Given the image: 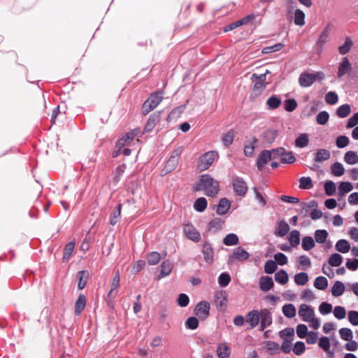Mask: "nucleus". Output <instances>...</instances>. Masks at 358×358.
Segmentation results:
<instances>
[{
  "label": "nucleus",
  "instance_id": "53",
  "mask_svg": "<svg viewBox=\"0 0 358 358\" xmlns=\"http://www.w3.org/2000/svg\"><path fill=\"white\" fill-rule=\"evenodd\" d=\"M178 159H176L174 157H170L164 166V171H165V173H169V172L172 171L173 170H174L176 169V167L178 165Z\"/></svg>",
  "mask_w": 358,
  "mask_h": 358
},
{
  "label": "nucleus",
  "instance_id": "26",
  "mask_svg": "<svg viewBox=\"0 0 358 358\" xmlns=\"http://www.w3.org/2000/svg\"><path fill=\"white\" fill-rule=\"evenodd\" d=\"M160 113L156 112L150 115L145 127V131H150L153 129L157 123L159 122Z\"/></svg>",
  "mask_w": 358,
  "mask_h": 358
},
{
  "label": "nucleus",
  "instance_id": "19",
  "mask_svg": "<svg viewBox=\"0 0 358 358\" xmlns=\"http://www.w3.org/2000/svg\"><path fill=\"white\" fill-rule=\"evenodd\" d=\"M120 273L117 271L110 283V290L108 293V296L110 298H115L117 295V288L120 286Z\"/></svg>",
  "mask_w": 358,
  "mask_h": 358
},
{
  "label": "nucleus",
  "instance_id": "59",
  "mask_svg": "<svg viewBox=\"0 0 358 358\" xmlns=\"http://www.w3.org/2000/svg\"><path fill=\"white\" fill-rule=\"evenodd\" d=\"M329 118V113L327 111H322L317 114L316 117V121L317 124L324 125L328 122Z\"/></svg>",
  "mask_w": 358,
  "mask_h": 358
},
{
  "label": "nucleus",
  "instance_id": "8",
  "mask_svg": "<svg viewBox=\"0 0 358 358\" xmlns=\"http://www.w3.org/2000/svg\"><path fill=\"white\" fill-rule=\"evenodd\" d=\"M210 303L206 301L198 303L194 308V314L201 320H206L210 314Z\"/></svg>",
  "mask_w": 358,
  "mask_h": 358
},
{
  "label": "nucleus",
  "instance_id": "15",
  "mask_svg": "<svg viewBox=\"0 0 358 358\" xmlns=\"http://www.w3.org/2000/svg\"><path fill=\"white\" fill-rule=\"evenodd\" d=\"M329 34L330 24H329L324 27L317 40L316 45L318 46L320 51H322L323 45L327 42Z\"/></svg>",
  "mask_w": 358,
  "mask_h": 358
},
{
  "label": "nucleus",
  "instance_id": "4",
  "mask_svg": "<svg viewBox=\"0 0 358 358\" xmlns=\"http://www.w3.org/2000/svg\"><path fill=\"white\" fill-rule=\"evenodd\" d=\"M218 153L215 151H209L202 155L197 162V168L201 171L207 170L213 163Z\"/></svg>",
  "mask_w": 358,
  "mask_h": 358
},
{
  "label": "nucleus",
  "instance_id": "32",
  "mask_svg": "<svg viewBox=\"0 0 358 358\" xmlns=\"http://www.w3.org/2000/svg\"><path fill=\"white\" fill-rule=\"evenodd\" d=\"M230 208V203L227 199H222L216 209V213L219 215H224Z\"/></svg>",
  "mask_w": 358,
  "mask_h": 358
},
{
  "label": "nucleus",
  "instance_id": "42",
  "mask_svg": "<svg viewBox=\"0 0 358 358\" xmlns=\"http://www.w3.org/2000/svg\"><path fill=\"white\" fill-rule=\"evenodd\" d=\"M282 313L285 317L288 318H293L296 315V310L294 306L289 303L283 306Z\"/></svg>",
  "mask_w": 358,
  "mask_h": 358
},
{
  "label": "nucleus",
  "instance_id": "12",
  "mask_svg": "<svg viewBox=\"0 0 358 358\" xmlns=\"http://www.w3.org/2000/svg\"><path fill=\"white\" fill-rule=\"evenodd\" d=\"M318 345L327 354L329 358H333L334 357V352L330 350V341L328 337H321L319 339Z\"/></svg>",
  "mask_w": 358,
  "mask_h": 358
},
{
  "label": "nucleus",
  "instance_id": "21",
  "mask_svg": "<svg viewBox=\"0 0 358 358\" xmlns=\"http://www.w3.org/2000/svg\"><path fill=\"white\" fill-rule=\"evenodd\" d=\"M299 81L301 87H308L315 81V76L313 73H303L301 74Z\"/></svg>",
  "mask_w": 358,
  "mask_h": 358
},
{
  "label": "nucleus",
  "instance_id": "14",
  "mask_svg": "<svg viewBox=\"0 0 358 358\" xmlns=\"http://www.w3.org/2000/svg\"><path fill=\"white\" fill-rule=\"evenodd\" d=\"M259 313L257 310H252L247 314L245 321L250 324L251 328L257 327L259 324Z\"/></svg>",
  "mask_w": 358,
  "mask_h": 358
},
{
  "label": "nucleus",
  "instance_id": "41",
  "mask_svg": "<svg viewBox=\"0 0 358 358\" xmlns=\"http://www.w3.org/2000/svg\"><path fill=\"white\" fill-rule=\"evenodd\" d=\"M328 286V280L325 277L318 276L314 281V287L320 290H324Z\"/></svg>",
  "mask_w": 358,
  "mask_h": 358
},
{
  "label": "nucleus",
  "instance_id": "28",
  "mask_svg": "<svg viewBox=\"0 0 358 358\" xmlns=\"http://www.w3.org/2000/svg\"><path fill=\"white\" fill-rule=\"evenodd\" d=\"M173 267V265L171 262L168 260L164 261L160 266V273L159 278H161L169 275L171 273Z\"/></svg>",
  "mask_w": 358,
  "mask_h": 358
},
{
  "label": "nucleus",
  "instance_id": "3",
  "mask_svg": "<svg viewBox=\"0 0 358 358\" xmlns=\"http://www.w3.org/2000/svg\"><path fill=\"white\" fill-rule=\"evenodd\" d=\"M138 130L135 129L130 132H128L124 136L120 138L116 145L117 150L115 151L113 156L117 157L120 154V150L124 147H131L136 145L139 143L138 139H135V137L138 135Z\"/></svg>",
  "mask_w": 358,
  "mask_h": 358
},
{
  "label": "nucleus",
  "instance_id": "57",
  "mask_svg": "<svg viewBox=\"0 0 358 358\" xmlns=\"http://www.w3.org/2000/svg\"><path fill=\"white\" fill-rule=\"evenodd\" d=\"M334 315L338 320H343L346 316V310L345 308L343 306H336L334 308Z\"/></svg>",
  "mask_w": 358,
  "mask_h": 358
},
{
  "label": "nucleus",
  "instance_id": "31",
  "mask_svg": "<svg viewBox=\"0 0 358 358\" xmlns=\"http://www.w3.org/2000/svg\"><path fill=\"white\" fill-rule=\"evenodd\" d=\"M288 241L290 245L296 248L300 243V233L297 230H292L289 234Z\"/></svg>",
  "mask_w": 358,
  "mask_h": 358
},
{
  "label": "nucleus",
  "instance_id": "20",
  "mask_svg": "<svg viewBox=\"0 0 358 358\" xmlns=\"http://www.w3.org/2000/svg\"><path fill=\"white\" fill-rule=\"evenodd\" d=\"M291 10H289V14H291ZM305 13L300 9H295L292 12V17L294 23L299 27H302L305 24Z\"/></svg>",
  "mask_w": 358,
  "mask_h": 358
},
{
  "label": "nucleus",
  "instance_id": "9",
  "mask_svg": "<svg viewBox=\"0 0 358 358\" xmlns=\"http://www.w3.org/2000/svg\"><path fill=\"white\" fill-rule=\"evenodd\" d=\"M234 191L238 196H244L248 191V186L245 180L241 177H234L232 180Z\"/></svg>",
  "mask_w": 358,
  "mask_h": 358
},
{
  "label": "nucleus",
  "instance_id": "64",
  "mask_svg": "<svg viewBox=\"0 0 358 358\" xmlns=\"http://www.w3.org/2000/svg\"><path fill=\"white\" fill-rule=\"evenodd\" d=\"M231 277L227 273H222L218 277V283L220 286L226 287L229 285Z\"/></svg>",
  "mask_w": 358,
  "mask_h": 358
},
{
  "label": "nucleus",
  "instance_id": "47",
  "mask_svg": "<svg viewBox=\"0 0 358 358\" xmlns=\"http://www.w3.org/2000/svg\"><path fill=\"white\" fill-rule=\"evenodd\" d=\"M308 144V137L306 134H301L295 140L296 147L303 148L307 146Z\"/></svg>",
  "mask_w": 358,
  "mask_h": 358
},
{
  "label": "nucleus",
  "instance_id": "16",
  "mask_svg": "<svg viewBox=\"0 0 358 358\" xmlns=\"http://www.w3.org/2000/svg\"><path fill=\"white\" fill-rule=\"evenodd\" d=\"M353 44L352 38L350 36H346L344 43L338 48V53L341 55H345L351 50Z\"/></svg>",
  "mask_w": 358,
  "mask_h": 358
},
{
  "label": "nucleus",
  "instance_id": "17",
  "mask_svg": "<svg viewBox=\"0 0 358 358\" xmlns=\"http://www.w3.org/2000/svg\"><path fill=\"white\" fill-rule=\"evenodd\" d=\"M215 301L216 306L220 308L227 307L228 299L227 294L224 291L217 292L215 294Z\"/></svg>",
  "mask_w": 358,
  "mask_h": 358
},
{
  "label": "nucleus",
  "instance_id": "29",
  "mask_svg": "<svg viewBox=\"0 0 358 358\" xmlns=\"http://www.w3.org/2000/svg\"><path fill=\"white\" fill-rule=\"evenodd\" d=\"M345 285L341 281H336L333 285L331 293L335 297L341 296L345 292Z\"/></svg>",
  "mask_w": 358,
  "mask_h": 358
},
{
  "label": "nucleus",
  "instance_id": "24",
  "mask_svg": "<svg viewBox=\"0 0 358 358\" xmlns=\"http://www.w3.org/2000/svg\"><path fill=\"white\" fill-rule=\"evenodd\" d=\"M259 288L264 292L269 291L273 287V282L271 277L262 276L259 281Z\"/></svg>",
  "mask_w": 358,
  "mask_h": 358
},
{
  "label": "nucleus",
  "instance_id": "6",
  "mask_svg": "<svg viewBox=\"0 0 358 358\" xmlns=\"http://www.w3.org/2000/svg\"><path fill=\"white\" fill-rule=\"evenodd\" d=\"M352 71V66L350 61L347 57H342L341 62L338 64L336 76L339 80L349 76Z\"/></svg>",
  "mask_w": 358,
  "mask_h": 358
},
{
  "label": "nucleus",
  "instance_id": "2",
  "mask_svg": "<svg viewBox=\"0 0 358 358\" xmlns=\"http://www.w3.org/2000/svg\"><path fill=\"white\" fill-rule=\"evenodd\" d=\"M299 316L303 322L309 323L310 327L317 329L320 326V319L315 317L314 309L307 304H301L299 308Z\"/></svg>",
  "mask_w": 358,
  "mask_h": 358
},
{
  "label": "nucleus",
  "instance_id": "40",
  "mask_svg": "<svg viewBox=\"0 0 358 358\" xmlns=\"http://www.w3.org/2000/svg\"><path fill=\"white\" fill-rule=\"evenodd\" d=\"M223 243L227 246L236 245L238 243V237L236 234H229L224 238Z\"/></svg>",
  "mask_w": 358,
  "mask_h": 358
},
{
  "label": "nucleus",
  "instance_id": "23",
  "mask_svg": "<svg viewBox=\"0 0 358 358\" xmlns=\"http://www.w3.org/2000/svg\"><path fill=\"white\" fill-rule=\"evenodd\" d=\"M231 355V348L226 343H222L217 348L218 358H229Z\"/></svg>",
  "mask_w": 358,
  "mask_h": 358
},
{
  "label": "nucleus",
  "instance_id": "54",
  "mask_svg": "<svg viewBox=\"0 0 358 358\" xmlns=\"http://www.w3.org/2000/svg\"><path fill=\"white\" fill-rule=\"evenodd\" d=\"M265 347L267 351L271 355L278 353L280 350L279 345L271 341H266L265 343Z\"/></svg>",
  "mask_w": 358,
  "mask_h": 358
},
{
  "label": "nucleus",
  "instance_id": "35",
  "mask_svg": "<svg viewBox=\"0 0 358 358\" xmlns=\"http://www.w3.org/2000/svg\"><path fill=\"white\" fill-rule=\"evenodd\" d=\"M345 162L350 165L358 163V155L355 151H348L344 156Z\"/></svg>",
  "mask_w": 358,
  "mask_h": 358
},
{
  "label": "nucleus",
  "instance_id": "63",
  "mask_svg": "<svg viewBox=\"0 0 358 358\" xmlns=\"http://www.w3.org/2000/svg\"><path fill=\"white\" fill-rule=\"evenodd\" d=\"M277 268V264L275 261L268 260L264 264V271L268 274L275 272Z\"/></svg>",
  "mask_w": 358,
  "mask_h": 358
},
{
  "label": "nucleus",
  "instance_id": "60",
  "mask_svg": "<svg viewBox=\"0 0 358 358\" xmlns=\"http://www.w3.org/2000/svg\"><path fill=\"white\" fill-rule=\"evenodd\" d=\"M234 138V132L233 130L227 131L222 137V141L225 146L231 145Z\"/></svg>",
  "mask_w": 358,
  "mask_h": 358
},
{
  "label": "nucleus",
  "instance_id": "51",
  "mask_svg": "<svg viewBox=\"0 0 358 358\" xmlns=\"http://www.w3.org/2000/svg\"><path fill=\"white\" fill-rule=\"evenodd\" d=\"M74 248H75L74 242L71 241V242L68 243L66 245L64 250V255H63V260L64 261H67L70 258V257L74 250Z\"/></svg>",
  "mask_w": 358,
  "mask_h": 358
},
{
  "label": "nucleus",
  "instance_id": "38",
  "mask_svg": "<svg viewBox=\"0 0 358 358\" xmlns=\"http://www.w3.org/2000/svg\"><path fill=\"white\" fill-rule=\"evenodd\" d=\"M351 112V107L349 104L345 103L339 106L336 110V115L340 118L348 117Z\"/></svg>",
  "mask_w": 358,
  "mask_h": 358
},
{
  "label": "nucleus",
  "instance_id": "45",
  "mask_svg": "<svg viewBox=\"0 0 358 358\" xmlns=\"http://www.w3.org/2000/svg\"><path fill=\"white\" fill-rule=\"evenodd\" d=\"M281 103V99L275 95L271 96L266 101L268 107L271 109L278 108L280 106Z\"/></svg>",
  "mask_w": 358,
  "mask_h": 358
},
{
  "label": "nucleus",
  "instance_id": "61",
  "mask_svg": "<svg viewBox=\"0 0 358 358\" xmlns=\"http://www.w3.org/2000/svg\"><path fill=\"white\" fill-rule=\"evenodd\" d=\"M338 101V95L334 92H329L325 95V101L330 105L336 104Z\"/></svg>",
  "mask_w": 358,
  "mask_h": 358
},
{
  "label": "nucleus",
  "instance_id": "48",
  "mask_svg": "<svg viewBox=\"0 0 358 358\" xmlns=\"http://www.w3.org/2000/svg\"><path fill=\"white\" fill-rule=\"evenodd\" d=\"M161 259L160 254L157 252H152L147 256L148 263L150 265L154 266L157 264Z\"/></svg>",
  "mask_w": 358,
  "mask_h": 358
},
{
  "label": "nucleus",
  "instance_id": "34",
  "mask_svg": "<svg viewBox=\"0 0 358 358\" xmlns=\"http://www.w3.org/2000/svg\"><path fill=\"white\" fill-rule=\"evenodd\" d=\"M315 246V241L309 236H304L302 239L301 248L303 250L308 251Z\"/></svg>",
  "mask_w": 358,
  "mask_h": 358
},
{
  "label": "nucleus",
  "instance_id": "37",
  "mask_svg": "<svg viewBox=\"0 0 358 358\" xmlns=\"http://www.w3.org/2000/svg\"><path fill=\"white\" fill-rule=\"evenodd\" d=\"M86 306V299L83 294H80L76 302L75 306V313L76 315H79L85 308Z\"/></svg>",
  "mask_w": 358,
  "mask_h": 358
},
{
  "label": "nucleus",
  "instance_id": "58",
  "mask_svg": "<svg viewBox=\"0 0 358 358\" xmlns=\"http://www.w3.org/2000/svg\"><path fill=\"white\" fill-rule=\"evenodd\" d=\"M339 334L342 339L350 341L353 338L352 331L348 328H341L339 330Z\"/></svg>",
  "mask_w": 358,
  "mask_h": 358
},
{
  "label": "nucleus",
  "instance_id": "44",
  "mask_svg": "<svg viewBox=\"0 0 358 358\" xmlns=\"http://www.w3.org/2000/svg\"><path fill=\"white\" fill-rule=\"evenodd\" d=\"M207 207V201L203 197H200L194 203V208L197 212H203Z\"/></svg>",
  "mask_w": 358,
  "mask_h": 358
},
{
  "label": "nucleus",
  "instance_id": "22",
  "mask_svg": "<svg viewBox=\"0 0 358 358\" xmlns=\"http://www.w3.org/2000/svg\"><path fill=\"white\" fill-rule=\"evenodd\" d=\"M289 231V226L285 220H280L277 223L274 234L279 237H284Z\"/></svg>",
  "mask_w": 358,
  "mask_h": 358
},
{
  "label": "nucleus",
  "instance_id": "50",
  "mask_svg": "<svg viewBox=\"0 0 358 358\" xmlns=\"http://www.w3.org/2000/svg\"><path fill=\"white\" fill-rule=\"evenodd\" d=\"M313 187V181L310 177H301L299 179V187L301 189H309Z\"/></svg>",
  "mask_w": 358,
  "mask_h": 358
},
{
  "label": "nucleus",
  "instance_id": "18",
  "mask_svg": "<svg viewBox=\"0 0 358 358\" xmlns=\"http://www.w3.org/2000/svg\"><path fill=\"white\" fill-rule=\"evenodd\" d=\"M202 252L204 260L208 264H211L213 261V249L208 242H206L203 245Z\"/></svg>",
  "mask_w": 358,
  "mask_h": 358
},
{
  "label": "nucleus",
  "instance_id": "11",
  "mask_svg": "<svg viewBox=\"0 0 358 358\" xmlns=\"http://www.w3.org/2000/svg\"><path fill=\"white\" fill-rule=\"evenodd\" d=\"M261 320V330H264L272 323V317L267 309L261 310L259 313V321Z\"/></svg>",
  "mask_w": 358,
  "mask_h": 358
},
{
  "label": "nucleus",
  "instance_id": "13",
  "mask_svg": "<svg viewBox=\"0 0 358 358\" xmlns=\"http://www.w3.org/2000/svg\"><path fill=\"white\" fill-rule=\"evenodd\" d=\"M269 150L262 151L258 156L257 166L259 171H262L265 164L272 159Z\"/></svg>",
  "mask_w": 358,
  "mask_h": 358
},
{
  "label": "nucleus",
  "instance_id": "62",
  "mask_svg": "<svg viewBox=\"0 0 358 358\" xmlns=\"http://www.w3.org/2000/svg\"><path fill=\"white\" fill-rule=\"evenodd\" d=\"M297 262L301 266L303 269L309 268L311 265V262L309 257L306 255H301L297 258Z\"/></svg>",
  "mask_w": 358,
  "mask_h": 358
},
{
  "label": "nucleus",
  "instance_id": "39",
  "mask_svg": "<svg viewBox=\"0 0 358 358\" xmlns=\"http://www.w3.org/2000/svg\"><path fill=\"white\" fill-rule=\"evenodd\" d=\"M315 242L317 243L322 244L324 243L328 236V232L325 229H317L315 231L314 234Z\"/></svg>",
  "mask_w": 358,
  "mask_h": 358
},
{
  "label": "nucleus",
  "instance_id": "56",
  "mask_svg": "<svg viewBox=\"0 0 358 358\" xmlns=\"http://www.w3.org/2000/svg\"><path fill=\"white\" fill-rule=\"evenodd\" d=\"M281 162L285 164H292L296 161V158L292 152H286L284 149V153L281 155Z\"/></svg>",
  "mask_w": 358,
  "mask_h": 358
},
{
  "label": "nucleus",
  "instance_id": "10",
  "mask_svg": "<svg viewBox=\"0 0 358 358\" xmlns=\"http://www.w3.org/2000/svg\"><path fill=\"white\" fill-rule=\"evenodd\" d=\"M183 232L187 238L194 242H199L201 239V234L199 231L190 223L184 224Z\"/></svg>",
  "mask_w": 358,
  "mask_h": 358
},
{
  "label": "nucleus",
  "instance_id": "27",
  "mask_svg": "<svg viewBox=\"0 0 358 358\" xmlns=\"http://www.w3.org/2000/svg\"><path fill=\"white\" fill-rule=\"evenodd\" d=\"M224 222L219 217H215L210 220L208 224V230L210 232L215 233L220 230L223 226Z\"/></svg>",
  "mask_w": 358,
  "mask_h": 358
},
{
  "label": "nucleus",
  "instance_id": "5",
  "mask_svg": "<svg viewBox=\"0 0 358 358\" xmlns=\"http://www.w3.org/2000/svg\"><path fill=\"white\" fill-rule=\"evenodd\" d=\"M162 93L161 92L152 94L143 105V113L147 114L156 108L162 101Z\"/></svg>",
  "mask_w": 358,
  "mask_h": 358
},
{
  "label": "nucleus",
  "instance_id": "46",
  "mask_svg": "<svg viewBox=\"0 0 358 358\" xmlns=\"http://www.w3.org/2000/svg\"><path fill=\"white\" fill-rule=\"evenodd\" d=\"M78 288L80 289H83L87 284L89 278V273L87 271H81L78 273Z\"/></svg>",
  "mask_w": 358,
  "mask_h": 358
},
{
  "label": "nucleus",
  "instance_id": "43",
  "mask_svg": "<svg viewBox=\"0 0 358 358\" xmlns=\"http://www.w3.org/2000/svg\"><path fill=\"white\" fill-rule=\"evenodd\" d=\"M331 173L334 176L340 177L344 174L345 169L342 164L335 162L331 167Z\"/></svg>",
  "mask_w": 358,
  "mask_h": 358
},
{
  "label": "nucleus",
  "instance_id": "52",
  "mask_svg": "<svg viewBox=\"0 0 358 358\" xmlns=\"http://www.w3.org/2000/svg\"><path fill=\"white\" fill-rule=\"evenodd\" d=\"M121 215V205L119 204L117 206L115 210L113 212L110 218V224L111 225H115L120 220Z\"/></svg>",
  "mask_w": 358,
  "mask_h": 358
},
{
  "label": "nucleus",
  "instance_id": "1",
  "mask_svg": "<svg viewBox=\"0 0 358 358\" xmlns=\"http://www.w3.org/2000/svg\"><path fill=\"white\" fill-rule=\"evenodd\" d=\"M218 182L209 175H203L195 185L196 191H203L208 196H213L218 192Z\"/></svg>",
  "mask_w": 358,
  "mask_h": 358
},
{
  "label": "nucleus",
  "instance_id": "55",
  "mask_svg": "<svg viewBox=\"0 0 358 358\" xmlns=\"http://www.w3.org/2000/svg\"><path fill=\"white\" fill-rule=\"evenodd\" d=\"M352 189L353 186L350 182H341L338 185V192L341 195L350 192Z\"/></svg>",
  "mask_w": 358,
  "mask_h": 358
},
{
  "label": "nucleus",
  "instance_id": "33",
  "mask_svg": "<svg viewBox=\"0 0 358 358\" xmlns=\"http://www.w3.org/2000/svg\"><path fill=\"white\" fill-rule=\"evenodd\" d=\"M274 278L277 282L285 285L289 280V275L285 270L281 269L275 273Z\"/></svg>",
  "mask_w": 358,
  "mask_h": 358
},
{
  "label": "nucleus",
  "instance_id": "30",
  "mask_svg": "<svg viewBox=\"0 0 358 358\" xmlns=\"http://www.w3.org/2000/svg\"><path fill=\"white\" fill-rule=\"evenodd\" d=\"M335 248L338 252L345 254L350 250V245L348 241L341 239L336 242Z\"/></svg>",
  "mask_w": 358,
  "mask_h": 358
},
{
  "label": "nucleus",
  "instance_id": "49",
  "mask_svg": "<svg viewBox=\"0 0 358 358\" xmlns=\"http://www.w3.org/2000/svg\"><path fill=\"white\" fill-rule=\"evenodd\" d=\"M343 257L338 253L331 255L329 258V264L331 266H338L342 264Z\"/></svg>",
  "mask_w": 358,
  "mask_h": 358
},
{
  "label": "nucleus",
  "instance_id": "25",
  "mask_svg": "<svg viewBox=\"0 0 358 358\" xmlns=\"http://www.w3.org/2000/svg\"><path fill=\"white\" fill-rule=\"evenodd\" d=\"M331 157L330 152L327 149H319L315 153V162L322 163L328 160Z\"/></svg>",
  "mask_w": 358,
  "mask_h": 358
},
{
  "label": "nucleus",
  "instance_id": "7",
  "mask_svg": "<svg viewBox=\"0 0 358 358\" xmlns=\"http://www.w3.org/2000/svg\"><path fill=\"white\" fill-rule=\"evenodd\" d=\"M250 257V254L241 247L236 248L232 253L229 256V264H232L235 261L243 262Z\"/></svg>",
  "mask_w": 358,
  "mask_h": 358
},
{
  "label": "nucleus",
  "instance_id": "36",
  "mask_svg": "<svg viewBox=\"0 0 358 358\" xmlns=\"http://www.w3.org/2000/svg\"><path fill=\"white\" fill-rule=\"evenodd\" d=\"M294 280L296 285L303 286L308 282L309 278L306 273L301 272L294 275Z\"/></svg>",
  "mask_w": 358,
  "mask_h": 358
}]
</instances>
